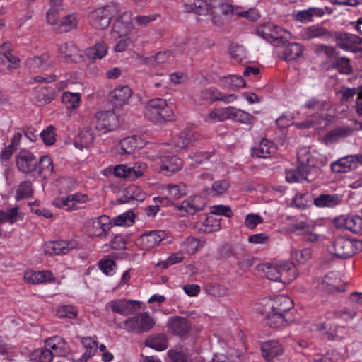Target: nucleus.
<instances>
[{
  "label": "nucleus",
  "instance_id": "2eb2a0df",
  "mask_svg": "<svg viewBox=\"0 0 362 362\" xmlns=\"http://www.w3.org/2000/svg\"><path fill=\"white\" fill-rule=\"evenodd\" d=\"M78 247V242L76 239L49 241L45 243L43 251L45 254L49 255H65Z\"/></svg>",
  "mask_w": 362,
  "mask_h": 362
},
{
  "label": "nucleus",
  "instance_id": "f8f14e48",
  "mask_svg": "<svg viewBox=\"0 0 362 362\" xmlns=\"http://www.w3.org/2000/svg\"><path fill=\"white\" fill-rule=\"evenodd\" d=\"M93 123L99 134H105L117 127L118 118L113 111H100L95 113Z\"/></svg>",
  "mask_w": 362,
  "mask_h": 362
},
{
  "label": "nucleus",
  "instance_id": "c756f323",
  "mask_svg": "<svg viewBox=\"0 0 362 362\" xmlns=\"http://www.w3.org/2000/svg\"><path fill=\"white\" fill-rule=\"evenodd\" d=\"M310 170H308L299 164L297 169H291L286 171V180L289 183L301 182L303 180H313L315 177Z\"/></svg>",
  "mask_w": 362,
  "mask_h": 362
},
{
  "label": "nucleus",
  "instance_id": "338daca9",
  "mask_svg": "<svg viewBox=\"0 0 362 362\" xmlns=\"http://www.w3.org/2000/svg\"><path fill=\"white\" fill-rule=\"evenodd\" d=\"M228 187L229 183L227 180H220L215 182L212 185V188L207 189L206 192L211 195H220L226 192Z\"/></svg>",
  "mask_w": 362,
  "mask_h": 362
},
{
  "label": "nucleus",
  "instance_id": "a18cd8bd",
  "mask_svg": "<svg viewBox=\"0 0 362 362\" xmlns=\"http://www.w3.org/2000/svg\"><path fill=\"white\" fill-rule=\"evenodd\" d=\"M228 119H231L245 124H250L253 122L254 117L241 109L229 106Z\"/></svg>",
  "mask_w": 362,
  "mask_h": 362
},
{
  "label": "nucleus",
  "instance_id": "2f4dec72",
  "mask_svg": "<svg viewBox=\"0 0 362 362\" xmlns=\"http://www.w3.org/2000/svg\"><path fill=\"white\" fill-rule=\"evenodd\" d=\"M337 45L344 50H354L358 45L361 44L360 37L351 33H340L336 37Z\"/></svg>",
  "mask_w": 362,
  "mask_h": 362
},
{
  "label": "nucleus",
  "instance_id": "f03ea898",
  "mask_svg": "<svg viewBox=\"0 0 362 362\" xmlns=\"http://www.w3.org/2000/svg\"><path fill=\"white\" fill-rule=\"evenodd\" d=\"M145 117L155 124L173 121L175 115L167 101L162 98L149 100L144 106Z\"/></svg>",
  "mask_w": 362,
  "mask_h": 362
},
{
  "label": "nucleus",
  "instance_id": "de8ad7c7",
  "mask_svg": "<svg viewBox=\"0 0 362 362\" xmlns=\"http://www.w3.org/2000/svg\"><path fill=\"white\" fill-rule=\"evenodd\" d=\"M168 327L172 332L178 335H182L189 330L187 320L181 317H171L168 320Z\"/></svg>",
  "mask_w": 362,
  "mask_h": 362
},
{
  "label": "nucleus",
  "instance_id": "603ef678",
  "mask_svg": "<svg viewBox=\"0 0 362 362\" xmlns=\"http://www.w3.org/2000/svg\"><path fill=\"white\" fill-rule=\"evenodd\" d=\"M53 354L46 346L35 349L30 354V360L34 362H52Z\"/></svg>",
  "mask_w": 362,
  "mask_h": 362
},
{
  "label": "nucleus",
  "instance_id": "dca6fc26",
  "mask_svg": "<svg viewBox=\"0 0 362 362\" xmlns=\"http://www.w3.org/2000/svg\"><path fill=\"white\" fill-rule=\"evenodd\" d=\"M293 305L292 300L284 295H279L273 299H269L264 304V312H274V313L286 314L288 315V311Z\"/></svg>",
  "mask_w": 362,
  "mask_h": 362
},
{
  "label": "nucleus",
  "instance_id": "39448f33",
  "mask_svg": "<svg viewBox=\"0 0 362 362\" xmlns=\"http://www.w3.org/2000/svg\"><path fill=\"white\" fill-rule=\"evenodd\" d=\"M119 10L117 4H110L97 8L88 14V23L95 30H105L110 24L112 16Z\"/></svg>",
  "mask_w": 362,
  "mask_h": 362
},
{
  "label": "nucleus",
  "instance_id": "37998d69",
  "mask_svg": "<svg viewBox=\"0 0 362 362\" xmlns=\"http://www.w3.org/2000/svg\"><path fill=\"white\" fill-rule=\"evenodd\" d=\"M240 8L238 6L227 4V6H225V13L230 12L236 16L245 18L252 21H255L260 17L259 11L256 8H251L244 11H240Z\"/></svg>",
  "mask_w": 362,
  "mask_h": 362
},
{
  "label": "nucleus",
  "instance_id": "412c9836",
  "mask_svg": "<svg viewBox=\"0 0 362 362\" xmlns=\"http://www.w3.org/2000/svg\"><path fill=\"white\" fill-rule=\"evenodd\" d=\"M16 160L18 168L23 173H31L37 169V158L29 151H20L16 156Z\"/></svg>",
  "mask_w": 362,
  "mask_h": 362
},
{
  "label": "nucleus",
  "instance_id": "864d4df0",
  "mask_svg": "<svg viewBox=\"0 0 362 362\" xmlns=\"http://www.w3.org/2000/svg\"><path fill=\"white\" fill-rule=\"evenodd\" d=\"M135 215L132 211H128L115 217L112 225L117 226H129L134 222Z\"/></svg>",
  "mask_w": 362,
  "mask_h": 362
},
{
  "label": "nucleus",
  "instance_id": "393cba45",
  "mask_svg": "<svg viewBox=\"0 0 362 362\" xmlns=\"http://www.w3.org/2000/svg\"><path fill=\"white\" fill-rule=\"evenodd\" d=\"M322 288L327 292L344 291L345 284L339 272H332L324 276L322 281Z\"/></svg>",
  "mask_w": 362,
  "mask_h": 362
},
{
  "label": "nucleus",
  "instance_id": "a878e982",
  "mask_svg": "<svg viewBox=\"0 0 362 362\" xmlns=\"http://www.w3.org/2000/svg\"><path fill=\"white\" fill-rule=\"evenodd\" d=\"M24 280L28 284H38L53 282L55 281V277L50 271H34L29 269L24 274Z\"/></svg>",
  "mask_w": 362,
  "mask_h": 362
},
{
  "label": "nucleus",
  "instance_id": "c03bdc74",
  "mask_svg": "<svg viewBox=\"0 0 362 362\" xmlns=\"http://www.w3.org/2000/svg\"><path fill=\"white\" fill-rule=\"evenodd\" d=\"M108 52V45L104 41L97 42L94 46L85 50L86 56L90 60L100 59Z\"/></svg>",
  "mask_w": 362,
  "mask_h": 362
},
{
  "label": "nucleus",
  "instance_id": "f704fd0d",
  "mask_svg": "<svg viewBox=\"0 0 362 362\" xmlns=\"http://www.w3.org/2000/svg\"><path fill=\"white\" fill-rule=\"evenodd\" d=\"M325 14L324 10L318 7H310L308 9L296 11L293 17L299 22L307 23L314 20L315 17H322Z\"/></svg>",
  "mask_w": 362,
  "mask_h": 362
},
{
  "label": "nucleus",
  "instance_id": "1a4fd4ad",
  "mask_svg": "<svg viewBox=\"0 0 362 362\" xmlns=\"http://www.w3.org/2000/svg\"><path fill=\"white\" fill-rule=\"evenodd\" d=\"M155 325L153 318L148 313H143L126 319L122 327L128 332L143 333L151 330Z\"/></svg>",
  "mask_w": 362,
  "mask_h": 362
},
{
  "label": "nucleus",
  "instance_id": "09e8293b",
  "mask_svg": "<svg viewBox=\"0 0 362 362\" xmlns=\"http://www.w3.org/2000/svg\"><path fill=\"white\" fill-rule=\"evenodd\" d=\"M81 343L86 349V351L81 357L80 360L81 362H86L88 359L95 355L98 346V341L90 337H86L82 338Z\"/></svg>",
  "mask_w": 362,
  "mask_h": 362
},
{
  "label": "nucleus",
  "instance_id": "13d9d810",
  "mask_svg": "<svg viewBox=\"0 0 362 362\" xmlns=\"http://www.w3.org/2000/svg\"><path fill=\"white\" fill-rule=\"evenodd\" d=\"M166 192L174 199H177L187 192V186L185 184L169 185L165 187Z\"/></svg>",
  "mask_w": 362,
  "mask_h": 362
},
{
  "label": "nucleus",
  "instance_id": "473e14b6",
  "mask_svg": "<svg viewBox=\"0 0 362 362\" xmlns=\"http://www.w3.org/2000/svg\"><path fill=\"white\" fill-rule=\"evenodd\" d=\"M54 62L47 54H43L41 56L30 57L26 60V65L30 69H39L41 71H47L52 67Z\"/></svg>",
  "mask_w": 362,
  "mask_h": 362
},
{
  "label": "nucleus",
  "instance_id": "6e6552de",
  "mask_svg": "<svg viewBox=\"0 0 362 362\" xmlns=\"http://www.w3.org/2000/svg\"><path fill=\"white\" fill-rule=\"evenodd\" d=\"M160 151H162V155H152L150 158L158 162V164L160 165V170L163 174L171 175L181 169L182 161L176 156L168 154L169 148L161 146Z\"/></svg>",
  "mask_w": 362,
  "mask_h": 362
},
{
  "label": "nucleus",
  "instance_id": "bf43d9fd",
  "mask_svg": "<svg viewBox=\"0 0 362 362\" xmlns=\"http://www.w3.org/2000/svg\"><path fill=\"white\" fill-rule=\"evenodd\" d=\"M125 197L127 199L136 200L138 202L144 201L146 194L139 187L132 185L125 189Z\"/></svg>",
  "mask_w": 362,
  "mask_h": 362
},
{
  "label": "nucleus",
  "instance_id": "4be33fe9",
  "mask_svg": "<svg viewBox=\"0 0 362 362\" xmlns=\"http://www.w3.org/2000/svg\"><path fill=\"white\" fill-rule=\"evenodd\" d=\"M19 60L10 52V44L4 43L0 47V73L7 74L18 66Z\"/></svg>",
  "mask_w": 362,
  "mask_h": 362
},
{
  "label": "nucleus",
  "instance_id": "5701e85b",
  "mask_svg": "<svg viewBox=\"0 0 362 362\" xmlns=\"http://www.w3.org/2000/svg\"><path fill=\"white\" fill-rule=\"evenodd\" d=\"M45 346L53 354V356H66L71 353L69 344L61 337L54 336L45 341Z\"/></svg>",
  "mask_w": 362,
  "mask_h": 362
},
{
  "label": "nucleus",
  "instance_id": "f257e3e1",
  "mask_svg": "<svg viewBox=\"0 0 362 362\" xmlns=\"http://www.w3.org/2000/svg\"><path fill=\"white\" fill-rule=\"evenodd\" d=\"M183 6L187 12H192L198 16H210L214 23L218 22L220 13H225V6L223 0H182Z\"/></svg>",
  "mask_w": 362,
  "mask_h": 362
},
{
  "label": "nucleus",
  "instance_id": "4c0bfd02",
  "mask_svg": "<svg viewBox=\"0 0 362 362\" xmlns=\"http://www.w3.org/2000/svg\"><path fill=\"white\" fill-rule=\"evenodd\" d=\"M342 201V197L338 194H322L317 197L314 204L319 208H333Z\"/></svg>",
  "mask_w": 362,
  "mask_h": 362
},
{
  "label": "nucleus",
  "instance_id": "774afa93",
  "mask_svg": "<svg viewBox=\"0 0 362 362\" xmlns=\"http://www.w3.org/2000/svg\"><path fill=\"white\" fill-rule=\"evenodd\" d=\"M312 256L311 250L309 248L294 250L292 252V258L299 264H305Z\"/></svg>",
  "mask_w": 362,
  "mask_h": 362
},
{
  "label": "nucleus",
  "instance_id": "423d86ee",
  "mask_svg": "<svg viewBox=\"0 0 362 362\" xmlns=\"http://www.w3.org/2000/svg\"><path fill=\"white\" fill-rule=\"evenodd\" d=\"M135 30L132 13L128 11H124L119 14L115 20L110 32V37L116 40L122 37H127Z\"/></svg>",
  "mask_w": 362,
  "mask_h": 362
},
{
  "label": "nucleus",
  "instance_id": "c85d7f7f",
  "mask_svg": "<svg viewBox=\"0 0 362 362\" xmlns=\"http://www.w3.org/2000/svg\"><path fill=\"white\" fill-rule=\"evenodd\" d=\"M132 95V90L128 86H121L110 93V98L115 106H122L128 103Z\"/></svg>",
  "mask_w": 362,
  "mask_h": 362
},
{
  "label": "nucleus",
  "instance_id": "bb28decb",
  "mask_svg": "<svg viewBox=\"0 0 362 362\" xmlns=\"http://www.w3.org/2000/svg\"><path fill=\"white\" fill-rule=\"evenodd\" d=\"M196 139L197 137L193 132L186 131L175 137L170 145L163 144L160 146L169 148L170 147L174 152H178L185 148H187Z\"/></svg>",
  "mask_w": 362,
  "mask_h": 362
},
{
  "label": "nucleus",
  "instance_id": "aec40b11",
  "mask_svg": "<svg viewBox=\"0 0 362 362\" xmlns=\"http://www.w3.org/2000/svg\"><path fill=\"white\" fill-rule=\"evenodd\" d=\"M257 35L266 40L271 39H289L291 33L288 30L271 23L264 25L257 30Z\"/></svg>",
  "mask_w": 362,
  "mask_h": 362
},
{
  "label": "nucleus",
  "instance_id": "9d476101",
  "mask_svg": "<svg viewBox=\"0 0 362 362\" xmlns=\"http://www.w3.org/2000/svg\"><path fill=\"white\" fill-rule=\"evenodd\" d=\"M87 201V196L81 193L61 194L52 200V205L56 208L71 211L83 207Z\"/></svg>",
  "mask_w": 362,
  "mask_h": 362
},
{
  "label": "nucleus",
  "instance_id": "4d7b16f0",
  "mask_svg": "<svg viewBox=\"0 0 362 362\" xmlns=\"http://www.w3.org/2000/svg\"><path fill=\"white\" fill-rule=\"evenodd\" d=\"M37 164L39 165V173L43 177H46L52 173L54 168L52 160L48 156H42Z\"/></svg>",
  "mask_w": 362,
  "mask_h": 362
},
{
  "label": "nucleus",
  "instance_id": "ea45409f",
  "mask_svg": "<svg viewBox=\"0 0 362 362\" xmlns=\"http://www.w3.org/2000/svg\"><path fill=\"white\" fill-rule=\"evenodd\" d=\"M195 227L202 233H211L220 230L221 224L211 216H201Z\"/></svg>",
  "mask_w": 362,
  "mask_h": 362
},
{
  "label": "nucleus",
  "instance_id": "e2e57ef3",
  "mask_svg": "<svg viewBox=\"0 0 362 362\" xmlns=\"http://www.w3.org/2000/svg\"><path fill=\"white\" fill-rule=\"evenodd\" d=\"M327 124V121L324 118L319 119L317 122L313 119H308L304 122H296L295 125L299 129H307L314 127L315 129H319L325 127Z\"/></svg>",
  "mask_w": 362,
  "mask_h": 362
},
{
  "label": "nucleus",
  "instance_id": "69168bd1",
  "mask_svg": "<svg viewBox=\"0 0 362 362\" xmlns=\"http://www.w3.org/2000/svg\"><path fill=\"white\" fill-rule=\"evenodd\" d=\"M33 193L31 184L29 182L21 183L17 189L16 199L19 201L23 199L28 198Z\"/></svg>",
  "mask_w": 362,
  "mask_h": 362
},
{
  "label": "nucleus",
  "instance_id": "ddd939ff",
  "mask_svg": "<svg viewBox=\"0 0 362 362\" xmlns=\"http://www.w3.org/2000/svg\"><path fill=\"white\" fill-rule=\"evenodd\" d=\"M112 222L108 216H101L86 221V231L90 237H103L112 228Z\"/></svg>",
  "mask_w": 362,
  "mask_h": 362
},
{
  "label": "nucleus",
  "instance_id": "7c9ffc66",
  "mask_svg": "<svg viewBox=\"0 0 362 362\" xmlns=\"http://www.w3.org/2000/svg\"><path fill=\"white\" fill-rule=\"evenodd\" d=\"M304 51L302 45L297 42L288 43L279 52V57L286 61L294 60L300 57Z\"/></svg>",
  "mask_w": 362,
  "mask_h": 362
},
{
  "label": "nucleus",
  "instance_id": "e433bc0d",
  "mask_svg": "<svg viewBox=\"0 0 362 362\" xmlns=\"http://www.w3.org/2000/svg\"><path fill=\"white\" fill-rule=\"evenodd\" d=\"M262 352L267 362H272L275 358L283 353V348L276 341H268L262 345Z\"/></svg>",
  "mask_w": 362,
  "mask_h": 362
},
{
  "label": "nucleus",
  "instance_id": "680f3d73",
  "mask_svg": "<svg viewBox=\"0 0 362 362\" xmlns=\"http://www.w3.org/2000/svg\"><path fill=\"white\" fill-rule=\"evenodd\" d=\"M145 345L157 351H163L167 348V341L165 337L158 336L146 340Z\"/></svg>",
  "mask_w": 362,
  "mask_h": 362
},
{
  "label": "nucleus",
  "instance_id": "0e129e2a",
  "mask_svg": "<svg viewBox=\"0 0 362 362\" xmlns=\"http://www.w3.org/2000/svg\"><path fill=\"white\" fill-rule=\"evenodd\" d=\"M229 54L237 62H243L247 57L245 49L239 45L232 44L229 48Z\"/></svg>",
  "mask_w": 362,
  "mask_h": 362
},
{
  "label": "nucleus",
  "instance_id": "cd10ccee",
  "mask_svg": "<svg viewBox=\"0 0 362 362\" xmlns=\"http://www.w3.org/2000/svg\"><path fill=\"white\" fill-rule=\"evenodd\" d=\"M59 54L66 62H79L83 60L81 51L72 42L62 44L59 48Z\"/></svg>",
  "mask_w": 362,
  "mask_h": 362
},
{
  "label": "nucleus",
  "instance_id": "a211bd4d",
  "mask_svg": "<svg viewBox=\"0 0 362 362\" xmlns=\"http://www.w3.org/2000/svg\"><path fill=\"white\" fill-rule=\"evenodd\" d=\"M334 223L339 228H344L354 233L362 234V218L358 215H341L334 218Z\"/></svg>",
  "mask_w": 362,
  "mask_h": 362
},
{
  "label": "nucleus",
  "instance_id": "3c124183",
  "mask_svg": "<svg viewBox=\"0 0 362 362\" xmlns=\"http://www.w3.org/2000/svg\"><path fill=\"white\" fill-rule=\"evenodd\" d=\"M77 25L76 17L74 14H69L59 19L57 25V30L61 33L69 32Z\"/></svg>",
  "mask_w": 362,
  "mask_h": 362
},
{
  "label": "nucleus",
  "instance_id": "052dcab7",
  "mask_svg": "<svg viewBox=\"0 0 362 362\" xmlns=\"http://www.w3.org/2000/svg\"><path fill=\"white\" fill-rule=\"evenodd\" d=\"M109 173H112L114 176L119 178H125L129 180V168L124 164L117 165L114 167H110L105 170Z\"/></svg>",
  "mask_w": 362,
  "mask_h": 362
},
{
  "label": "nucleus",
  "instance_id": "49530a36",
  "mask_svg": "<svg viewBox=\"0 0 362 362\" xmlns=\"http://www.w3.org/2000/svg\"><path fill=\"white\" fill-rule=\"evenodd\" d=\"M221 86L231 90H238L245 87L243 78L238 75H229L221 79Z\"/></svg>",
  "mask_w": 362,
  "mask_h": 362
},
{
  "label": "nucleus",
  "instance_id": "f3484780",
  "mask_svg": "<svg viewBox=\"0 0 362 362\" xmlns=\"http://www.w3.org/2000/svg\"><path fill=\"white\" fill-rule=\"evenodd\" d=\"M362 165V154L348 155L339 158L331 164L334 173H344Z\"/></svg>",
  "mask_w": 362,
  "mask_h": 362
},
{
  "label": "nucleus",
  "instance_id": "72a5a7b5",
  "mask_svg": "<svg viewBox=\"0 0 362 362\" xmlns=\"http://www.w3.org/2000/svg\"><path fill=\"white\" fill-rule=\"evenodd\" d=\"M119 146L122 153H132L136 150L141 149L145 146V141L138 136H132L122 139Z\"/></svg>",
  "mask_w": 362,
  "mask_h": 362
},
{
  "label": "nucleus",
  "instance_id": "4468645a",
  "mask_svg": "<svg viewBox=\"0 0 362 362\" xmlns=\"http://www.w3.org/2000/svg\"><path fill=\"white\" fill-rule=\"evenodd\" d=\"M167 235L165 230H149L141 235L136 243L141 250L148 251L157 247Z\"/></svg>",
  "mask_w": 362,
  "mask_h": 362
},
{
  "label": "nucleus",
  "instance_id": "9b49d317",
  "mask_svg": "<svg viewBox=\"0 0 362 362\" xmlns=\"http://www.w3.org/2000/svg\"><path fill=\"white\" fill-rule=\"evenodd\" d=\"M142 303L139 300L119 298L110 300L105 305V308L121 315H129L139 311Z\"/></svg>",
  "mask_w": 362,
  "mask_h": 362
},
{
  "label": "nucleus",
  "instance_id": "79ce46f5",
  "mask_svg": "<svg viewBox=\"0 0 362 362\" xmlns=\"http://www.w3.org/2000/svg\"><path fill=\"white\" fill-rule=\"evenodd\" d=\"M274 143L268 139H262L252 148V154L258 158H267L275 152Z\"/></svg>",
  "mask_w": 362,
  "mask_h": 362
},
{
  "label": "nucleus",
  "instance_id": "8fccbe9b",
  "mask_svg": "<svg viewBox=\"0 0 362 362\" xmlns=\"http://www.w3.org/2000/svg\"><path fill=\"white\" fill-rule=\"evenodd\" d=\"M228 110L229 106L214 109L204 116V121L206 122L212 123L226 120L228 118Z\"/></svg>",
  "mask_w": 362,
  "mask_h": 362
},
{
  "label": "nucleus",
  "instance_id": "0eeeda50",
  "mask_svg": "<svg viewBox=\"0 0 362 362\" xmlns=\"http://www.w3.org/2000/svg\"><path fill=\"white\" fill-rule=\"evenodd\" d=\"M361 248L360 242L343 236L336 238L332 245L328 248L329 252L339 258H348Z\"/></svg>",
  "mask_w": 362,
  "mask_h": 362
},
{
  "label": "nucleus",
  "instance_id": "b1692460",
  "mask_svg": "<svg viewBox=\"0 0 362 362\" xmlns=\"http://www.w3.org/2000/svg\"><path fill=\"white\" fill-rule=\"evenodd\" d=\"M205 204V200L201 195H194L184 200L177 208L180 211L192 215L202 210Z\"/></svg>",
  "mask_w": 362,
  "mask_h": 362
},
{
  "label": "nucleus",
  "instance_id": "a19ab883",
  "mask_svg": "<svg viewBox=\"0 0 362 362\" xmlns=\"http://www.w3.org/2000/svg\"><path fill=\"white\" fill-rule=\"evenodd\" d=\"M329 35L328 31L319 25L309 26L303 29L299 33L298 38L302 40H308Z\"/></svg>",
  "mask_w": 362,
  "mask_h": 362
},
{
  "label": "nucleus",
  "instance_id": "58836bf2",
  "mask_svg": "<svg viewBox=\"0 0 362 362\" xmlns=\"http://www.w3.org/2000/svg\"><path fill=\"white\" fill-rule=\"evenodd\" d=\"M94 139V134L90 131L88 127L81 129L76 136L74 145L78 149L88 148Z\"/></svg>",
  "mask_w": 362,
  "mask_h": 362
},
{
  "label": "nucleus",
  "instance_id": "c9c22d12",
  "mask_svg": "<svg viewBox=\"0 0 362 362\" xmlns=\"http://www.w3.org/2000/svg\"><path fill=\"white\" fill-rule=\"evenodd\" d=\"M261 312L266 315V324L274 328L284 327L292 320V318L286 314L264 312V310Z\"/></svg>",
  "mask_w": 362,
  "mask_h": 362
},
{
  "label": "nucleus",
  "instance_id": "20e7f679",
  "mask_svg": "<svg viewBox=\"0 0 362 362\" xmlns=\"http://www.w3.org/2000/svg\"><path fill=\"white\" fill-rule=\"evenodd\" d=\"M294 269L293 264L288 261H279L264 264L262 270L265 276L274 281H289L294 276L290 272Z\"/></svg>",
  "mask_w": 362,
  "mask_h": 362
},
{
  "label": "nucleus",
  "instance_id": "6e6d98bb",
  "mask_svg": "<svg viewBox=\"0 0 362 362\" xmlns=\"http://www.w3.org/2000/svg\"><path fill=\"white\" fill-rule=\"evenodd\" d=\"M4 223L13 224L24 218V213L18 207H13L4 211Z\"/></svg>",
  "mask_w": 362,
  "mask_h": 362
},
{
  "label": "nucleus",
  "instance_id": "7ed1b4c3",
  "mask_svg": "<svg viewBox=\"0 0 362 362\" xmlns=\"http://www.w3.org/2000/svg\"><path fill=\"white\" fill-rule=\"evenodd\" d=\"M299 164L304 168L313 172L315 176L320 173V169L327 163L326 156L320 153L316 149L305 146L300 148L297 153Z\"/></svg>",
  "mask_w": 362,
  "mask_h": 362
},
{
  "label": "nucleus",
  "instance_id": "6ab92c4d",
  "mask_svg": "<svg viewBox=\"0 0 362 362\" xmlns=\"http://www.w3.org/2000/svg\"><path fill=\"white\" fill-rule=\"evenodd\" d=\"M175 57L170 51L159 52L153 55V67L158 70L156 75L163 76L173 67Z\"/></svg>",
  "mask_w": 362,
  "mask_h": 362
},
{
  "label": "nucleus",
  "instance_id": "5fc2aeb1",
  "mask_svg": "<svg viewBox=\"0 0 362 362\" xmlns=\"http://www.w3.org/2000/svg\"><path fill=\"white\" fill-rule=\"evenodd\" d=\"M62 100L67 108L75 109L79 105L81 95L79 93L65 92L62 95Z\"/></svg>",
  "mask_w": 362,
  "mask_h": 362
}]
</instances>
